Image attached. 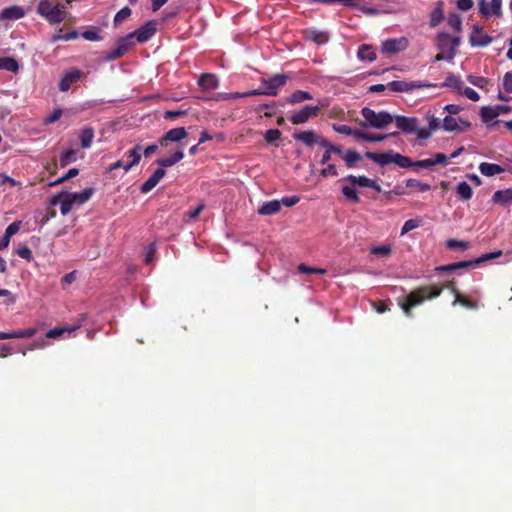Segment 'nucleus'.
Instances as JSON below:
<instances>
[{"label":"nucleus","instance_id":"nucleus-1","mask_svg":"<svg viewBox=\"0 0 512 512\" xmlns=\"http://www.w3.org/2000/svg\"><path fill=\"white\" fill-rule=\"evenodd\" d=\"M444 289L450 290L454 296L459 293L455 279L445 281L442 285H423L412 290L402 301L399 302L404 314L412 316V309L421 305L426 300H432L439 297Z\"/></svg>","mask_w":512,"mask_h":512},{"label":"nucleus","instance_id":"nucleus-2","mask_svg":"<svg viewBox=\"0 0 512 512\" xmlns=\"http://www.w3.org/2000/svg\"><path fill=\"white\" fill-rule=\"evenodd\" d=\"M290 79V76L288 74L279 73L275 74L274 76L265 79L262 78L260 83L261 87L255 90L247 91L244 93H224L219 94L218 99L221 100H233L243 97H250L254 95H267V96H277L279 93V90L284 87L287 83V81Z\"/></svg>","mask_w":512,"mask_h":512},{"label":"nucleus","instance_id":"nucleus-3","mask_svg":"<svg viewBox=\"0 0 512 512\" xmlns=\"http://www.w3.org/2000/svg\"><path fill=\"white\" fill-rule=\"evenodd\" d=\"M36 13L43 17L50 25L60 24L66 19L68 14L64 4L50 0H40Z\"/></svg>","mask_w":512,"mask_h":512},{"label":"nucleus","instance_id":"nucleus-4","mask_svg":"<svg viewBox=\"0 0 512 512\" xmlns=\"http://www.w3.org/2000/svg\"><path fill=\"white\" fill-rule=\"evenodd\" d=\"M361 115L364 120H359L358 124L363 128L371 127L375 129H382L394 121V117L389 112H376L369 107H363Z\"/></svg>","mask_w":512,"mask_h":512},{"label":"nucleus","instance_id":"nucleus-5","mask_svg":"<svg viewBox=\"0 0 512 512\" xmlns=\"http://www.w3.org/2000/svg\"><path fill=\"white\" fill-rule=\"evenodd\" d=\"M365 157L380 166H386L393 163L401 168H410L411 165V159L409 157L394 152L393 150H389L383 153L367 151L365 153Z\"/></svg>","mask_w":512,"mask_h":512},{"label":"nucleus","instance_id":"nucleus-6","mask_svg":"<svg viewBox=\"0 0 512 512\" xmlns=\"http://www.w3.org/2000/svg\"><path fill=\"white\" fill-rule=\"evenodd\" d=\"M326 104L322 101H319V105H305L299 111H295L289 118V121L293 125H301L306 123L309 119L315 118L318 116L319 112Z\"/></svg>","mask_w":512,"mask_h":512},{"label":"nucleus","instance_id":"nucleus-7","mask_svg":"<svg viewBox=\"0 0 512 512\" xmlns=\"http://www.w3.org/2000/svg\"><path fill=\"white\" fill-rule=\"evenodd\" d=\"M394 122L402 132L406 134H416L419 139V131L421 130L419 126V120L416 117H406L402 115H398L394 117Z\"/></svg>","mask_w":512,"mask_h":512},{"label":"nucleus","instance_id":"nucleus-8","mask_svg":"<svg viewBox=\"0 0 512 512\" xmlns=\"http://www.w3.org/2000/svg\"><path fill=\"white\" fill-rule=\"evenodd\" d=\"M430 84L421 81L394 80L387 84V87L393 92H411L414 89L430 87Z\"/></svg>","mask_w":512,"mask_h":512},{"label":"nucleus","instance_id":"nucleus-9","mask_svg":"<svg viewBox=\"0 0 512 512\" xmlns=\"http://www.w3.org/2000/svg\"><path fill=\"white\" fill-rule=\"evenodd\" d=\"M408 46V40L405 37L392 38L385 40L381 45L383 54H395L404 51Z\"/></svg>","mask_w":512,"mask_h":512},{"label":"nucleus","instance_id":"nucleus-10","mask_svg":"<svg viewBox=\"0 0 512 512\" xmlns=\"http://www.w3.org/2000/svg\"><path fill=\"white\" fill-rule=\"evenodd\" d=\"M293 139L302 142L307 147H312L315 144L321 146V142L325 140L324 137L313 130L297 131L293 134Z\"/></svg>","mask_w":512,"mask_h":512},{"label":"nucleus","instance_id":"nucleus-11","mask_svg":"<svg viewBox=\"0 0 512 512\" xmlns=\"http://www.w3.org/2000/svg\"><path fill=\"white\" fill-rule=\"evenodd\" d=\"M156 31V22L154 20H150L131 33L133 37H136L139 43H145L154 36Z\"/></svg>","mask_w":512,"mask_h":512},{"label":"nucleus","instance_id":"nucleus-12","mask_svg":"<svg viewBox=\"0 0 512 512\" xmlns=\"http://www.w3.org/2000/svg\"><path fill=\"white\" fill-rule=\"evenodd\" d=\"M493 38L484 33L483 28L474 25L469 37V43L474 47H485L492 42Z\"/></svg>","mask_w":512,"mask_h":512},{"label":"nucleus","instance_id":"nucleus-13","mask_svg":"<svg viewBox=\"0 0 512 512\" xmlns=\"http://www.w3.org/2000/svg\"><path fill=\"white\" fill-rule=\"evenodd\" d=\"M501 255H502V251L499 250V251L483 254L481 257L474 259V260L459 261V262H455L453 264L455 266V271L458 269H467V268L475 267L476 265H478L484 261L498 258Z\"/></svg>","mask_w":512,"mask_h":512},{"label":"nucleus","instance_id":"nucleus-14","mask_svg":"<svg viewBox=\"0 0 512 512\" xmlns=\"http://www.w3.org/2000/svg\"><path fill=\"white\" fill-rule=\"evenodd\" d=\"M187 137V131L184 127L173 128L167 131L160 139L159 144L166 146L168 142H180Z\"/></svg>","mask_w":512,"mask_h":512},{"label":"nucleus","instance_id":"nucleus-15","mask_svg":"<svg viewBox=\"0 0 512 512\" xmlns=\"http://www.w3.org/2000/svg\"><path fill=\"white\" fill-rule=\"evenodd\" d=\"M82 76V71L79 69H71L66 71L59 82V90L66 92L70 89L72 84L76 83Z\"/></svg>","mask_w":512,"mask_h":512},{"label":"nucleus","instance_id":"nucleus-16","mask_svg":"<svg viewBox=\"0 0 512 512\" xmlns=\"http://www.w3.org/2000/svg\"><path fill=\"white\" fill-rule=\"evenodd\" d=\"M345 181L350 182L353 186L357 185L360 187H369L374 189L377 192H381V186L373 179H370L366 176H355V175H348L344 178Z\"/></svg>","mask_w":512,"mask_h":512},{"label":"nucleus","instance_id":"nucleus-17","mask_svg":"<svg viewBox=\"0 0 512 512\" xmlns=\"http://www.w3.org/2000/svg\"><path fill=\"white\" fill-rule=\"evenodd\" d=\"M58 202L61 203L60 211L62 215H67L71 210L75 201L73 200L70 193H60L52 198L51 204L56 205Z\"/></svg>","mask_w":512,"mask_h":512},{"label":"nucleus","instance_id":"nucleus-18","mask_svg":"<svg viewBox=\"0 0 512 512\" xmlns=\"http://www.w3.org/2000/svg\"><path fill=\"white\" fill-rule=\"evenodd\" d=\"M58 202L61 203L60 211L62 215H67L71 210L75 201L73 200L70 193H60L52 198L51 204L56 205Z\"/></svg>","mask_w":512,"mask_h":512},{"label":"nucleus","instance_id":"nucleus-19","mask_svg":"<svg viewBox=\"0 0 512 512\" xmlns=\"http://www.w3.org/2000/svg\"><path fill=\"white\" fill-rule=\"evenodd\" d=\"M428 121L427 128H421L419 131V139L426 140L431 137L432 132L440 128V119L435 117L434 114L428 112L425 116Z\"/></svg>","mask_w":512,"mask_h":512},{"label":"nucleus","instance_id":"nucleus-20","mask_svg":"<svg viewBox=\"0 0 512 512\" xmlns=\"http://www.w3.org/2000/svg\"><path fill=\"white\" fill-rule=\"evenodd\" d=\"M166 171L163 168H157L153 174L141 185L140 191L141 193H148L150 192L154 187L157 186V184L161 181V179L165 176Z\"/></svg>","mask_w":512,"mask_h":512},{"label":"nucleus","instance_id":"nucleus-21","mask_svg":"<svg viewBox=\"0 0 512 512\" xmlns=\"http://www.w3.org/2000/svg\"><path fill=\"white\" fill-rule=\"evenodd\" d=\"M501 5L502 0H492L490 3V7L485 2V0H481L479 3V10L480 13L485 17H488L492 14L499 16L501 14Z\"/></svg>","mask_w":512,"mask_h":512},{"label":"nucleus","instance_id":"nucleus-22","mask_svg":"<svg viewBox=\"0 0 512 512\" xmlns=\"http://www.w3.org/2000/svg\"><path fill=\"white\" fill-rule=\"evenodd\" d=\"M36 332V328L20 329L12 332H0V340L14 338H31L36 334Z\"/></svg>","mask_w":512,"mask_h":512},{"label":"nucleus","instance_id":"nucleus-23","mask_svg":"<svg viewBox=\"0 0 512 512\" xmlns=\"http://www.w3.org/2000/svg\"><path fill=\"white\" fill-rule=\"evenodd\" d=\"M198 85L204 90L216 89L219 87V80L214 74L203 73L198 79Z\"/></svg>","mask_w":512,"mask_h":512},{"label":"nucleus","instance_id":"nucleus-24","mask_svg":"<svg viewBox=\"0 0 512 512\" xmlns=\"http://www.w3.org/2000/svg\"><path fill=\"white\" fill-rule=\"evenodd\" d=\"M459 123L463 124L465 127L470 126V123L467 121H464L462 119H456L452 116H446L443 119V128L445 131H448V132L462 131V128L459 126Z\"/></svg>","mask_w":512,"mask_h":512},{"label":"nucleus","instance_id":"nucleus-25","mask_svg":"<svg viewBox=\"0 0 512 512\" xmlns=\"http://www.w3.org/2000/svg\"><path fill=\"white\" fill-rule=\"evenodd\" d=\"M184 158V152L182 150H177L169 157L159 158L156 160V163L160 166V168L171 167L181 161Z\"/></svg>","mask_w":512,"mask_h":512},{"label":"nucleus","instance_id":"nucleus-26","mask_svg":"<svg viewBox=\"0 0 512 512\" xmlns=\"http://www.w3.org/2000/svg\"><path fill=\"white\" fill-rule=\"evenodd\" d=\"M25 16V12L20 6H11L1 12V18L7 20H18Z\"/></svg>","mask_w":512,"mask_h":512},{"label":"nucleus","instance_id":"nucleus-27","mask_svg":"<svg viewBox=\"0 0 512 512\" xmlns=\"http://www.w3.org/2000/svg\"><path fill=\"white\" fill-rule=\"evenodd\" d=\"M479 171L484 176L492 177L504 172V169L500 165L495 163L482 162L479 165Z\"/></svg>","mask_w":512,"mask_h":512},{"label":"nucleus","instance_id":"nucleus-28","mask_svg":"<svg viewBox=\"0 0 512 512\" xmlns=\"http://www.w3.org/2000/svg\"><path fill=\"white\" fill-rule=\"evenodd\" d=\"M281 209V202L278 200H271L264 202L258 209L260 215H274Z\"/></svg>","mask_w":512,"mask_h":512},{"label":"nucleus","instance_id":"nucleus-29","mask_svg":"<svg viewBox=\"0 0 512 512\" xmlns=\"http://www.w3.org/2000/svg\"><path fill=\"white\" fill-rule=\"evenodd\" d=\"M305 36L317 44H325L329 40L327 32L319 31L316 29H307L305 31Z\"/></svg>","mask_w":512,"mask_h":512},{"label":"nucleus","instance_id":"nucleus-30","mask_svg":"<svg viewBox=\"0 0 512 512\" xmlns=\"http://www.w3.org/2000/svg\"><path fill=\"white\" fill-rule=\"evenodd\" d=\"M79 139L83 149L90 148L94 139V129L92 127L83 128L79 133Z\"/></svg>","mask_w":512,"mask_h":512},{"label":"nucleus","instance_id":"nucleus-31","mask_svg":"<svg viewBox=\"0 0 512 512\" xmlns=\"http://www.w3.org/2000/svg\"><path fill=\"white\" fill-rule=\"evenodd\" d=\"M457 304H459L467 309H470V310H477L479 307L477 301L467 298L460 292L456 293L455 299L452 302L453 306H456Z\"/></svg>","mask_w":512,"mask_h":512},{"label":"nucleus","instance_id":"nucleus-32","mask_svg":"<svg viewBox=\"0 0 512 512\" xmlns=\"http://www.w3.org/2000/svg\"><path fill=\"white\" fill-rule=\"evenodd\" d=\"M456 195L459 199H461L463 201H467L472 198L473 191L467 182L462 181V182H459L457 185Z\"/></svg>","mask_w":512,"mask_h":512},{"label":"nucleus","instance_id":"nucleus-33","mask_svg":"<svg viewBox=\"0 0 512 512\" xmlns=\"http://www.w3.org/2000/svg\"><path fill=\"white\" fill-rule=\"evenodd\" d=\"M493 201L501 205L512 203V189L497 190L493 195Z\"/></svg>","mask_w":512,"mask_h":512},{"label":"nucleus","instance_id":"nucleus-34","mask_svg":"<svg viewBox=\"0 0 512 512\" xmlns=\"http://www.w3.org/2000/svg\"><path fill=\"white\" fill-rule=\"evenodd\" d=\"M0 70L17 73L19 70V64L12 57H0Z\"/></svg>","mask_w":512,"mask_h":512},{"label":"nucleus","instance_id":"nucleus-35","mask_svg":"<svg viewBox=\"0 0 512 512\" xmlns=\"http://www.w3.org/2000/svg\"><path fill=\"white\" fill-rule=\"evenodd\" d=\"M141 149H142L141 145L138 144L127 152L128 157L132 158V161L130 163L126 164V166H124V169L126 171L130 170L133 166L139 164V162L141 160V154H140Z\"/></svg>","mask_w":512,"mask_h":512},{"label":"nucleus","instance_id":"nucleus-36","mask_svg":"<svg viewBox=\"0 0 512 512\" xmlns=\"http://www.w3.org/2000/svg\"><path fill=\"white\" fill-rule=\"evenodd\" d=\"M357 55L359 59L367 60L369 62H372L376 59L375 51L373 50L372 46L367 44H363L359 47Z\"/></svg>","mask_w":512,"mask_h":512},{"label":"nucleus","instance_id":"nucleus-37","mask_svg":"<svg viewBox=\"0 0 512 512\" xmlns=\"http://www.w3.org/2000/svg\"><path fill=\"white\" fill-rule=\"evenodd\" d=\"M313 96L308 91L296 90L288 98L287 102L290 104H297L306 100H311Z\"/></svg>","mask_w":512,"mask_h":512},{"label":"nucleus","instance_id":"nucleus-38","mask_svg":"<svg viewBox=\"0 0 512 512\" xmlns=\"http://www.w3.org/2000/svg\"><path fill=\"white\" fill-rule=\"evenodd\" d=\"M443 2L440 1L437 4V7L432 11L431 17H430V26L436 27L438 26L442 20L444 19V13H443Z\"/></svg>","mask_w":512,"mask_h":512},{"label":"nucleus","instance_id":"nucleus-39","mask_svg":"<svg viewBox=\"0 0 512 512\" xmlns=\"http://www.w3.org/2000/svg\"><path fill=\"white\" fill-rule=\"evenodd\" d=\"M406 188H410L418 192H427L431 189V186L427 183L421 182L417 179H407L405 181Z\"/></svg>","mask_w":512,"mask_h":512},{"label":"nucleus","instance_id":"nucleus-40","mask_svg":"<svg viewBox=\"0 0 512 512\" xmlns=\"http://www.w3.org/2000/svg\"><path fill=\"white\" fill-rule=\"evenodd\" d=\"M73 200L75 201V204H84L86 203L94 194L93 188H86L83 191L79 193H70Z\"/></svg>","mask_w":512,"mask_h":512},{"label":"nucleus","instance_id":"nucleus-41","mask_svg":"<svg viewBox=\"0 0 512 512\" xmlns=\"http://www.w3.org/2000/svg\"><path fill=\"white\" fill-rule=\"evenodd\" d=\"M448 33H439L437 35V48L444 53H451V43H449Z\"/></svg>","mask_w":512,"mask_h":512},{"label":"nucleus","instance_id":"nucleus-42","mask_svg":"<svg viewBox=\"0 0 512 512\" xmlns=\"http://www.w3.org/2000/svg\"><path fill=\"white\" fill-rule=\"evenodd\" d=\"M442 87H451L456 89L457 91H462L463 89V81L459 76H456L454 74H449L445 82L442 84Z\"/></svg>","mask_w":512,"mask_h":512},{"label":"nucleus","instance_id":"nucleus-43","mask_svg":"<svg viewBox=\"0 0 512 512\" xmlns=\"http://www.w3.org/2000/svg\"><path fill=\"white\" fill-rule=\"evenodd\" d=\"M498 117V112L495 107L484 106L481 108V118L485 123H489Z\"/></svg>","mask_w":512,"mask_h":512},{"label":"nucleus","instance_id":"nucleus-44","mask_svg":"<svg viewBox=\"0 0 512 512\" xmlns=\"http://www.w3.org/2000/svg\"><path fill=\"white\" fill-rule=\"evenodd\" d=\"M370 253L380 257H388L392 253V247L390 244H384L380 246H372Z\"/></svg>","mask_w":512,"mask_h":512},{"label":"nucleus","instance_id":"nucleus-45","mask_svg":"<svg viewBox=\"0 0 512 512\" xmlns=\"http://www.w3.org/2000/svg\"><path fill=\"white\" fill-rule=\"evenodd\" d=\"M132 33L127 34L125 37H121L117 40V46L120 47L125 54L134 46Z\"/></svg>","mask_w":512,"mask_h":512},{"label":"nucleus","instance_id":"nucleus-46","mask_svg":"<svg viewBox=\"0 0 512 512\" xmlns=\"http://www.w3.org/2000/svg\"><path fill=\"white\" fill-rule=\"evenodd\" d=\"M342 193L344 195V197L349 201V202H352V203H359L360 202V197L357 193V191L351 187V186H343L342 187Z\"/></svg>","mask_w":512,"mask_h":512},{"label":"nucleus","instance_id":"nucleus-47","mask_svg":"<svg viewBox=\"0 0 512 512\" xmlns=\"http://www.w3.org/2000/svg\"><path fill=\"white\" fill-rule=\"evenodd\" d=\"M398 135V132H392L390 134H372L366 132L364 141L367 142H382L388 137H396Z\"/></svg>","mask_w":512,"mask_h":512},{"label":"nucleus","instance_id":"nucleus-48","mask_svg":"<svg viewBox=\"0 0 512 512\" xmlns=\"http://www.w3.org/2000/svg\"><path fill=\"white\" fill-rule=\"evenodd\" d=\"M448 25L455 31L460 32L462 29V19L457 13H450L447 19Z\"/></svg>","mask_w":512,"mask_h":512},{"label":"nucleus","instance_id":"nucleus-49","mask_svg":"<svg viewBox=\"0 0 512 512\" xmlns=\"http://www.w3.org/2000/svg\"><path fill=\"white\" fill-rule=\"evenodd\" d=\"M446 247L451 250H466L469 247V242L458 239H448L446 241Z\"/></svg>","mask_w":512,"mask_h":512},{"label":"nucleus","instance_id":"nucleus-50","mask_svg":"<svg viewBox=\"0 0 512 512\" xmlns=\"http://www.w3.org/2000/svg\"><path fill=\"white\" fill-rule=\"evenodd\" d=\"M76 150L69 149L63 152L60 156L59 162L61 167H65L71 162L75 161Z\"/></svg>","mask_w":512,"mask_h":512},{"label":"nucleus","instance_id":"nucleus-51","mask_svg":"<svg viewBox=\"0 0 512 512\" xmlns=\"http://www.w3.org/2000/svg\"><path fill=\"white\" fill-rule=\"evenodd\" d=\"M297 269H298L299 273H305V274H320V275H324L327 272L326 269L310 267V266H307L304 263H301L300 265H298Z\"/></svg>","mask_w":512,"mask_h":512},{"label":"nucleus","instance_id":"nucleus-52","mask_svg":"<svg viewBox=\"0 0 512 512\" xmlns=\"http://www.w3.org/2000/svg\"><path fill=\"white\" fill-rule=\"evenodd\" d=\"M20 227H21V222L20 221H14L12 222L10 225H8V227L6 228L5 230V233L3 235V237L8 240V242L10 243V238L15 235L16 233H18V231L20 230Z\"/></svg>","mask_w":512,"mask_h":512},{"label":"nucleus","instance_id":"nucleus-53","mask_svg":"<svg viewBox=\"0 0 512 512\" xmlns=\"http://www.w3.org/2000/svg\"><path fill=\"white\" fill-rule=\"evenodd\" d=\"M131 13H132V11L129 7H124L121 10H119L114 17V20H113L114 25L118 26L122 21L129 18Z\"/></svg>","mask_w":512,"mask_h":512},{"label":"nucleus","instance_id":"nucleus-54","mask_svg":"<svg viewBox=\"0 0 512 512\" xmlns=\"http://www.w3.org/2000/svg\"><path fill=\"white\" fill-rule=\"evenodd\" d=\"M348 167H353L355 162L361 159V156L358 152L353 150H348L343 157Z\"/></svg>","mask_w":512,"mask_h":512},{"label":"nucleus","instance_id":"nucleus-55","mask_svg":"<svg viewBox=\"0 0 512 512\" xmlns=\"http://www.w3.org/2000/svg\"><path fill=\"white\" fill-rule=\"evenodd\" d=\"M421 224V219H409L405 221L401 228V235L408 233L411 230L418 228Z\"/></svg>","mask_w":512,"mask_h":512},{"label":"nucleus","instance_id":"nucleus-56","mask_svg":"<svg viewBox=\"0 0 512 512\" xmlns=\"http://www.w3.org/2000/svg\"><path fill=\"white\" fill-rule=\"evenodd\" d=\"M82 37L87 41H101L102 37L99 35L98 28H91L88 30H85L82 33Z\"/></svg>","mask_w":512,"mask_h":512},{"label":"nucleus","instance_id":"nucleus-57","mask_svg":"<svg viewBox=\"0 0 512 512\" xmlns=\"http://www.w3.org/2000/svg\"><path fill=\"white\" fill-rule=\"evenodd\" d=\"M313 1L325 4V5L342 3L343 5L350 7V8H358V5L355 2V0H313Z\"/></svg>","mask_w":512,"mask_h":512},{"label":"nucleus","instance_id":"nucleus-58","mask_svg":"<svg viewBox=\"0 0 512 512\" xmlns=\"http://www.w3.org/2000/svg\"><path fill=\"white\" fill-rule=\"evenodd\" d=\"M281 137V131L279 129H269L264 134V139L267 143H274Z\"/></svg>","mask_w":512,"mask_h":512},{"label":"nucleus","instance_id":"nucleus-59","mask_svg":"<svg viewBox=\"0 0 512 512\" xmlns=\"http://www.w3.org/2000/svg\"><path fill=\"white\" fill-rule=\"evenodd\" d=\"M125 55V52L120 48L116 47L115 49H112L111 51L107 52L104 56V59L106 61H114L116 59H119Z\"/></svg>","mask_w":512,"mask_h":512},{"label":"nucleus","instance_id":"nucleus-60","mask_svg":"<svg viewBox=\"0 0 512 512\" xmlns=\"http://www.w3.org/2000/svg\"><path fill=\"white\" fill-rule=\"evenodd\" d=\"M467 79L472 85L478 88H484L489 82L487 78L474 75H469Z\"/></svg>","mask_w":512,"mask_h":512},{"label":"nucleus","instance_id":"nucleus-61","mask_svg":"<svg viewBox=\"0 0 512 512\" xmlns=\"http://www.w3.org/2000/svg\"><path fill=\"white\" fill-rule=\"evenodd\" d=\"M75 328L73 329H66V328H62V327H55L53 329H50L47 333H46V337L47 338H57L59 336H61L64 332H71L73 330H75Z\"/></svg>","mask_w":512,"mask_h":512},{"label":"nucleus","instance_id":"nucleus-62","mask_svg":"<svg viewBox=\"0 0 512 512\" xmlns=\"http://www.w3.org/2000/svg\"><path fill=\"white\" fill-rule=\"evenodd\" d=\"M186 114V110H167L164 112L163 116L166 120H173Z\"/></svg>","mask_w":512,"mask_h":512},{"label":"nucleus","instance_id":"nucleus-63","mask_svg":"<svg viewBox=\"0 0 512 512\" xmlns=\"http://www.w3.org/2000/svg\"><path fill=\"white\" fill-rule=\"evenodd\" d=\"M17 255L27 261H31L33 259L32 251L28 246H22L18 248Z\"/></svg>","mask_w":512,"mask_h":512},{"label":"nucleus","instance_id":"nucleus-64","mask_svg":"<svg viewBox=\"0 0 512 512\" xmlns=\"http://www.w3.org/2000/svg\"><path fill=\"white\" fill-rule=\"evenodd\" d=\"M503 88L507 93H512V70L503 77Z\"/></svg>","mask_w":512,"mask_h":512}]
</instances>
